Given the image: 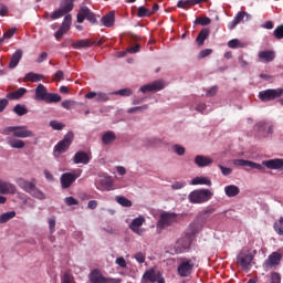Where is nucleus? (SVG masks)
I'll list each match as a JSON object with an SVG mask.
<instances>
[{
    "label": "nucleus",
    "instance_id": "f257e3e1",
    "mask_svg": "<svg viewBox=\"0 0 283 283\" xmlns=\"http://www.w3.org/2000/svg\"><path fill=\"white\" fill-rule=\"evenodd\" d=\"M15 182L18 187L22 189V191H25V193H29L32 196V198H36V200H45V193L36 188V184L33 181H28L23 177H20L15 180Z\"/></svg>",
    "mask_w": 283,
    "mask_h": 283
},
{
    "label": "nucleus",
    "instance_id": "f03ea898",
    "mask_svg": "<svg viewBox=\"0 0 283 283\" xmlns=\"http://www.w3.org/2000/svg\"><path fill=\"white\" fill-rule=\"evenodd\" d=\"M35 101H44V103H61V95L56 93H49L43 84H39L35 88Z\"/></svg>",
    "mask_w": 283,
    "mask_h": 283
},
{
    "label": "nucleus",
    "instance_id": "7ed1b4c3",
    "mask_svg": "<svg viewBox=\"0 0 283 283\" xmlns=\"http://www.w3.org/2000/svg\"><path fill=\"white\" fill-rule=\"evenodd\" d=\"M213 198V192L209 189H197L189 193L188 200L192 205H202Z\"/></svg>",
    "mask_w": 283,
    "mask_h": 283
},
{
    "label": "nucleus",
    "instance_id": "20e7f679",
    "mask_svg": "<svg viewBox=\"0 0 283 283\" xmlns=\"http://www.w3.org/2000/svg\"><path fill=\"white\" fill-rule=\"evenodd\" d=\"M1 134L4 136L13 134L14 138H34V132L30 130L28 126H8L2 129Z\"/></svg>",
    "mask_w": 283,
    "mask_h": 283
},
{
    "label": "nucleus",
    "instance_id": "39448f33",
    "mask_svg": "<svg viewBox=\"0 0 283 283\" xmlns=\"http://www.w3.org/2000/svg\"><path fill=\"white\" fill-rule=\"evenodd\" d=\"M178 222V214L175 212L165 211L160 213L159 220L157 221V231H163L167 227H171Z\"/></svg>",
    "mask_w": 283,
    "mask_h": 283
},
{
    "label": "nucleus",
    "instance_id": "423d86ee",
    "mask_svg": "<svg viewBox=\"0 0 283 283\" xmlns=\"http://www.w3.org/2000/svg\"><path fill=\"white\" fill-rule=\"evenodd\" d=\"M195 266H198L196 258L181 259L177 269L178 274L180 275V277H189V275L193 273Z\"/></svg>",
    "mask_w": 283,
    "mask_h": 283
},
{
    "label": "nucleus",
    "instance_id": "0eeeda50",
    "mask_svg": "<svg viewBox=\"0 0 283 283\" xmlns=\"http://www.w3.org/2000/svg\"><path fill=\"white\" fill-rule=\"evenodd\" d=\"M74 140V133L69 132L62 140H60L55 146L53 150V156L55 158H59L61 154H65L67 149H70V145H72V142Z\"/></svg>",
    "mask_w": 283,
    "mask_h": 283
},
{
    "label": "nucleus",
    "instance_id": "6e6552de",
    "mask_svg": "<svg viewBox=\"0 0 283 283\" xmlns=\"http://www.w3.org/2000/svg\"><path fill=\"white\" fill-rule=\"evenodd\" d=\"M81 174H83V170L81 169H77L74 172L62 174L60 178L62 189H70V187H72V184L76 181V178H81Z\"/></svg>",
    "mask_w": 283,
    "mask_h": 283
},
{
    "label": "nucleus",
    "instance_id": "1a4fd4ad",
    "mask_svg": "<svg viewBox=\"0 0 283 283\" xmlns=\"http://www.w3.org/2000/svg\"><path fill=\"white\" fill-rule=\"evenodd\" d=\"M95 187L98 191H112L114 187V179L111 176H98L95 179Z\"/></svg>",
    "mask_w": 283,
    "mask_h": 283
},
{
    "label": "nucleus",
    "instance_id": "9d476101",
    "mask_svg": "<svg viewBox=\"0 0 283 283\" xmlns=\"http://www.w3.org/2000/svg\"><path fill=\"white\" fill-rule=\"evenodd\" d=\"M283 95V88H268L265 91L259 92L260 101L266 103L269 101H275V98H280Z\"/></svg>",
    "mask_w": 283,
    "mask_h": 283
},
{
    "label": "nucleus",
    "instance_id": "9b49d317",
    "mask_svg": "<svg viewBox=\"0 0 283 283\" xmlns=\"http://www.w3.org/2000/svg\"><path fill=\"white\" fill-rule=\"evenodd\" d=\"M90 21V23H96V14L90 10L85 4H81L77 13V23H83V21Z\"/></svg>",
    "mask_w": 283,
    "mask_h": 283
},
{
    "label": "nucleus",
    "instance_id": "f8f14e48",
    "mask_svg": "<svg viewBox=\"0 0 283 283\" xmlns=\"http://www.w3.org/2000/svg\"><path fill=\"white\" fill-rule=\"evenodd\" d=\"M254 129L259 138H269V136H273V126L268 125L266 122L256 123Z\"/></svg>",
    "mask_w": 283,
    "mask_h": 283
},
{
    "label": "nucleus",
    "instance_id": "ddd939ff",
    "mask_svg": "<svg viewBox=\"0 0 283 283\" xmlns=\"http://www.w3.org/2000/svg\"><path fill=\"white\" fill-rule=\"evenodd\" d=\"M145 217L139 216L133 219L128 227L130 231H133V233H136V235H145V228H143V224H145Z\"/></svg>",
    "mask_w": 283,
    "mask_h": 283
},
{
    "label": "nucleus",
    "instance_id": "4468645a",
    "mask_svg": "<svg viewBox=\"0 0 283 283\" xmlns=\"http://www.w3.org/2000/svg\"><path fill=\"white\" fill-rule=\"evenodd\" d=\"M70 28H72V15L67 14L64 17L61 28L55 32L56 41H59V39H63V35L70 32Z\"/></svg>",
    "mask_w": 283,
    "mask_h": 283
},
{
    "label": "nucleus",
    "instance_id": "2eb2a0df",
    "mask_svg": "<svg viewBox=\"0 0 283 283\" xmlns=\"http://www.w3.org/2000/svg\"><path fill=\"white\" fill-rule=\"evenodd\" d=\"M161 90H165V81L160 80L143 85L139 88V92H142V94H147V92H160Z\"/></svg>",
    "mask_w": 283,
    "mask_h": 283
},
{
    "label": "nucleus",
    "instance_id": "dca6fc26",
    "mask_svg": "<svg viewBox=\"0 0 283 283\" xmlns=\"http://www.w3.org/2000/svg\"><path fill=\"white\" fill-rule=\"evenodd\" d=\"M191 235L186 234L184 238L179 239L175 244L176 253H185V251H189V247H191Z\"/></svg>",
    "mask_w": 283,
    "mask_h": 283
},
{
    "label": "nucleus",
    "instance_id": "f3484780",
    "mask_svg": "<svg viewBox=\"0 0 283 283\" xmlns=\"http://www.w3.org/2000/svg\"><path fill=\"white\" fill-rule=\"evenodd\" d=\"M237 262L242 269H251L253 266V254L241 252L237 256Z\"/></svg>",
    "mask_w": 283,
    "mask_h": 283
},
{
    "label": "nucleus",
    "instance_id": "a211bd4d",
    "mask_svg": "<svg viewBox=\"0 0 283 283\" xmlns=\"http://www.w3.org/2000/svg\"><path fill=\"white\" fill-rule=\"evenodd\" d=\"M234 167H250V169H258V171H264V165L258 164L255 161H250L247 159H235L233 160Z\"/></svg>",
    "mask_w": 283,
    "mask_h": 283
},
{
    "label": "nucleus",
    "instance_id": "6ab92c4d",
    "mask_svg": "<svg viewBox=\"0 0 283 283\" xmlns=\"http://www.w3.org/2000/svg\"><path fill=\"white\" fill-rule=\"evenodd\" d=\"M262 165L273 171H283V158L263 160Z\"/></svg>",
    "mask_w": 283,
    "mask_h": 283
},
{
    "label": "nucleus",
    "instance_id": "aec40b11",
    "mask_svg": "<svg viewBox=\"0 0 283 283\" xmlns=\"http://www.w3.org/2000/svg\"><path fill=\"white\" fill-rule=\"evenodd\" d=\"M0 193L2 196L14 195L17 193V186L10 181L0 179Z\"/></svg>",
    "mask_w": 283,
    "mask_h": 283
},
{
    "label": "nucleus",
    "instance_id": "412c9836",
    "mask_svg": "<svg viewBox=\"0 0 283 283\" xmlns=\"http://www.w3.org/2000/svg\"><path fill=\"white\" fill-rule=\"evenodd\" d=\"M88 101L95 99L96 103H107L109 101V94L105 92H90L85 95Z\"/></svg>",
    "mask_w": 283,
    "mask_h": 283
},
{
    "label": "nucleus",
    "instance_id": "4be33fe9",
    "mask_svg": "<svg viewBox=\"0 0 283 283\" xmlns=\"http://www.w3.org/2000/svg\"><path fill=\"white\" fill-rule=\"evenodd\" d=\"M280 260H282V255L277 252H273L268 260L264 261V269H271V266H277L280 264Z\"/></svg>",
    "mask_w": 283,
    "mask_h": 283
},
{
    "label": "nucleus",
    "instance_id": "5701e85b",
    "mask_svg": "<svg viewBox=\"0 0 283 283\" xmlns=\"http://www.w3.org/2000/svg\"><path fill=\"white\" fill-rule=\"evenodd\" d=\"M195 165L199 168L209 167L210 165H213V159L205 155H197L195 157Z\"/></svg>",
    "mask_w": 283,
    "mask_h": 283
},
{
    "label": "nucleus",
    "instance_id": "b1692460",
    "mask_svg": "<svg viewBox=\"0 0 283 283\" xmlns=\"http://www.w3.org/2000/svg\"><path fill=\"white\" fill-rule=\"evenodd\" d=\"M91 158L90 155L85 151H77L74 155L73 163L75 165H87Z\"/></svg>",
    "mask_w": 283,
    "mask_h": 283
},
{
    "label": "nucleus",
    "instance_id": "393cba45",
    "mask_svg": "<svg viewBox=\"0 0 283 283\" xmlns=\"http://www.w3.org/2000/svg\"><path fill=\"white\" fill-rule=\"evenodd\" d=\"M259 59L263 63H271V62L275 61V51H273V50L260 51Z\"/></svg>",
    "mask_w": 283,
    "mask_h": 283
},
{
    "label": "nucleus",
    "instance_id": "a878e982",
    "mask_svg": "<svg viewBox=\"0 0 283 283\" xmlns=\"http://www.w3.org/2000/svg\"><path fill=\"white\" fill-rule=\"evenodd\" d=\"M91 282L92 283H112L114 280L105 279L98 270H95L91 273Z\"/></svg>",
    "mask_w": 283,
    "mask_h": 283
},
{
    "label": "nucleus",
    "instance_id": "bb28decb",
    "mask_svg": "<svg viewBox=\"0 0 283 283\" xmlns=\"http://www.w3.org/2000/svg\"><path fill=\"white\" fill-rule=\"evenodd\" d=\"M116 21L114 11L108 12L106 15L102 17L101 23L104 28H113Z\"/></svg>",
    "mask_w": 283,
    "mask_h": 283
},
{
    "label": "nucleus",
    "instance_id": "cd10ccee",
    "mask_svg": "<svg viewBox=\"0 0 283 283\" xmlns=\"http://www.w3.org/2000/svg\"><path fill=\"white\" fill-rule=\"evenodd\" d=\"M7 143L12 149H23L25 147V142L19 139V137H7Z\"/></svg>",
    "mask_w": 283,
    "mask_h": 283
},
{
    "label": "nucleus",
    "instance_id": "c85d7f7f",
    "mask_svg": "<svg viewBox=\"0 0 283 283\" xmlns=\"http://www.w3.org/2000/svg\"><path fill=\"white\" fill-rule=\"evenodd\" d=\"M21 59H23V51L21 49H18L11 56V61L9 63L10 70H14V67L19 65Z\"/></svg>",
    "mask_w": 283,
    "mask_h": 283
},
{
    "label": "nucleus",
    "instance_id": "c756f323",
    "mask_svg": "<svg viewBox=\"0 0 283 283\" xmlns=\"http://www.w3.org/2000/svg\"><path fill=\"white\" fill-rule=\"evenodd\" d=\"M223 191L227 196V198H235L237 196H240V187L235 185H228L223 188Z\"/></svg>",
    "mask_w": 283,
    "mask_h": 283
},
{
    "label": "nucleus",
    "instance_id": "7c9ffc66",
    "mask_svg": "<svg viewBox=\"0 0 283 283\" xmlns=\"http://www.w3.org/2000/svg\"><path fill=\"white\" fill-rule=\"evenodd\" d=\"M160 272H156L154 269L147 270L143 275V282H156Z\"/></svg>",
    "mask_w": 283,
    "mask_h": 283
},
{
    "label": "nucleus",
    "instance_id": "2f4dec72",
    "mask_svg": "<svg viewBox=\"0 0 283 283\" xmlns=\"http://www.w3.org/2000/svg\"><path fill=\"white\" fill-rule=\"evenodd\" d=\"M189 185L198 186V185H206V187H211V179L205 176L195 177L192 180L189 181Z\"/></svg>",
    "mask_w": 283,
    "mask_h": 283
},
{
    "label": "nucleus",
    "instance_id": "473e14b6",
    "mask_svg": "<svg viewBox=\"0 0 283 283\" xmlns=\"http://www.w3.org/2000/svg\"><path fill=\"white\" fill-rule=\"evenodd\" d=\"M114 140H116V133H114L112 130H107L102 136V143L104 145H112V143H114Z\"/></svg>",
    "mask_w": 283,
    "mask_h": 283
},
{
    "label": "nucleus",
    "instance_id": "72a5a7b5",
    "mask_svg": "<svg viewBox=\"0 0 283 283\" xmlns=\"http://www.w3.org/2000/svg\"><path fill=\"white\" fill-rule=\"evenodd\" d=\"M208 38H209V29H202L196 39L199 48H202V45H205V41H207Z\"/></svg>",
    "mask_w": 283,
    "mask_h": 283
},
{
    "label": "nucleus",
    "instance_id": "f704fd0d",
    "mask_svg": "<svg viewBox=\"0 0 283 283\" xmlns=\"http://www.w3.org/2000/svg\"><path fill=\"white\" fill-rule=\"evenodd\" d=\"M60 8L65 14L72 12V10H74V0H63L60 4Z\"/></svg>",
    "mask_w": 283,
    "mask_h": 283
},
{
    "label": "nucleus",
    "instance_id": "c9c22d12",
    "mask_svg": "<svg viewBox=\"0 0 283 283\" xmlns=\"http://www.w3.org/2000/svg\"><path fill=\"white\" fill-rule=\"evenodd\" d=\"M27 92L28 90L20 87L14 92L9 93L7 97L10 98L11 101H18V98H21V96H23Z\"/></svg>",
    "mask_w": 283,
    "mask_h": 283
},
{
    "label": "nucleus",
    "instance_id": "e433bc0d",
    "mask_svg": "<svg viewBox=\"0 0 283 283\" xmlns=\"http://www.w3.org/2000/svg\"><path fill=\"white\" fill-rule=\"evenodd\" d=\"M189 229L190 233L188 235H190V238L192 239L196 233H200V231H202V223H200L199 221H195L190 224Z\"/></svg>",
    "mask_w": 283,
    "mask_h": 283
},
{
    "label": "nucleus",
    "instance_id": "4c0bfd02",
    "mask_svg": "<svg viewBox=\"0 0 283 283\" xmlns=\"http://www.w3.org/2000/svg\"><path fill=\"white\" fill-rule=\"evenodd\" d=\"M228 48H230L231 50H238V49L247 48V43L241 42L239 39H232L228 42Z\"/></svg>",
    "mask_w": 283,
    "mask_h": 283
},
{
    "label": "nucleus",
    "instance_id": "58836bf2",
    "mask_svg": "<svg viewBox=\"0 0 283 283\" xmlns=\"http://www.w3.org/2000/svg\"><path fill=\"white\" fill-rule=\"evenodd\" d=\"M251 14L247 13V11H240L234 17V20L240 24L244 23V21H250Z\"/></svg>",
    "mask_w": 283,
    "mask_h": 283
},
{
    "label": "nucleus",
    "instance_id": "ea45409f",
    "mask_svg": "<svg viewBox=\"0 0 283 283\" xmlns=\"http://www.w3.org/2000/svg\"><path fill=\"white\" fill-rule=\"evenodd\" d=\"M15 217H17L15 211L4 212L0 216V224H6V222H10V220H12V218H15Z\"/></svg>",
    "mask_w": 283,
    "mask_h": 283
},
{
    "label": "nucleus",
    "instance_id": "a19ab883",
    "mask_svg": "<svg viewBox=\"0 0 283 283\" xmlns=\"http://www.w3.org/2000/svg\"><path fill=\"white\" fill-rule=\"evenodd\" d=\"M90 45H92V43H90V40H78L72 43V49L81 50L83 48H90Z\"/></svg>",
    "mask_w": 283,
    "mask_h": 283
},
{
    "label": "nucleus",
    "instance_id": "79ce46f5",
    "mask_svg": "<svg viewBox=\"0 0 283 283\" xmlns=\"http://www.w3.org/2000/svg\"><path fill=\"white\" fill-rule=\"evenodd\" d=\"M213 213H216L214 208H207V209L202 210L201 212H199V218H201V220H209V218H211V216H213Z\"/></svg>",
    "mask_w": 283,
    "mask_h": 283
},
{
    "label": "nucleus",
    "instance_id": "37998d69",
    "mask_svg": "<svg viewBox=\"0 0 283 283\" xmlns=\"http://www.w3.org/2000/svg\"><path fill=\"white\" fill-rule=\"evenodd\" d=\"M145 143L148 147H158V145H161L163 139L158 137H147Z\"/></svg>",
    "mask_w": 283,
    "mask_h": 283
},
{
    "label": "nucleus",
    "instance_id": "c03bdc74",
    "mask_svg": "<svg viewBox=\"0 0 283 283\" xmlns=\"http://www.w3.org/2000/svg\"><path fill=\"white\" fill-rule=\"evenodd\" d=\"M149 109V106L147 104L143 106H135L127 109V114H140L143 112H147Z\"/></svg>",
    "mask_w": 283,
    "mask_h": 283
},
{
    "label": "nucleus",
    "instance_id": "a18cd8bd",
    "mask_svg": "<svg viewBox=\"0 0 283 283\" xmlns=\"http://www.w3.org/2000/svg\"><path fill=\"white\" fill-rule=\"evenodd\" d=\"M43 75L30 72L25 75L27 81H31L32 83H39V81H42Z\"/></svg>",
    "mask_w": 283,
    "mask_h": 283
},
{
    "label": "nucleus",
    "instance_id": "49530a36",
    "mask_svg": "<svg viewBox=\"0 0 283 283\" xmlns=\"http://www.w3.org/2000/svg\"><path fill=\"white\" fill-rule=\"evenodd\" d=\"M13 112L14 114H17V116H25V114H28V107L21 104H17L13 107Z\"/></svg>",
    "mask_w": 283,
    "mask_h": 283
},
{
    "label": "nucleus",
    "instance_id": "de8ad7c7",
    "mask_svg": "<svg viewBox=\"0 0 283 283\" xmlns=\"http://www.w3.org/2000/svg\"><path fill=\"white\" fill-rule=\"evenodd\" d=\"M115 200L122 207H132V201L129 199L125 198L124 196H117V197H115Z\"/></svg>",
    "mask_w": 283,
    "mask_h": 283
},
{
    "label": "nucleus",
    "instance_id": "09e8293b",
    "mask_svg": "<svg viewBox=\"0 0 283 283\" xmlns=\"http://www.w3.org/2000/svg\"><path fill=\"white\" fill-rule=\"evenodd\" d=\"M50 127H52V129H54L55 132H61V129L65 128V124H63L59 120H51Z\"/></svg>",
    "mask_w": 283,
    "mask_h": 283
},
{
    "label": "nucleus",
    "instance_id": "8fccbe9b",
    "mask_svg": "<svg viewBox=\"0 0 283 283\" xmlns=\"http://www.w3.org/2000/svg\"><path fill=\"white\" fill-rule=\"evenodd\" d=\"M49 231L50 233H54L56 229V217L52 216L48 218Z\"/></svg>",
    "mask_w": 283,
    "mask_h": 283
},
{
    "label": "nucleus",
    "instance_id": "3c124183",
    "mask_svg": "<svg viewBox=\"0 0 283 283\" xmlns=\"http://www.w3.org/2000/svg\"><path fill=\"white\" fill-rule=\"evenodd\" d=\"M195 25H209L211 23V19L207 17L197 18L193 21Z\"/></svg>",
    "mask_w": 283,
    "mask_h": 283
},
{
    "label": "nucleus",
    "instance_id": "603ef678",
    "mask_svg": "<svg viewBox=\"0 0 283 283\" xmlns=\"http://www.w3.org/2000/svg\"><path fill=\"white\" fill-rule=\"evenodd\" d=\"M61 283H77V282L74 280V276L72 274L66 272L62 274Z\"/></svg>",
    "mask_w": 283,
    "mask_h": 283
},
{
    "label": "nucleus",
    "instance_id": "864d4df0",
    "mask_svg": "<svg viewBox=\"0 0 283 283\" xmlns=\"http://www.w3.org/2000/svg\"><path fill=\"white\" fill-rule=\"evenodd\" d=\"M65 14L66 13L63 11V9L60 8L57 10L53 11L50 17L53 21H56V19H61V17H65Z\"/></svg>",
    "mask_w": 283,
    "mask_h": 283
},
{
    "label": "nucleus",
    "instance_id": "5fc2aeb1",
    "mask_svg": "<svg viewBox=\"0 0 283 283\" xmlns=\"http://www.w3.org/2000/svg\"><path fill=\"white\" fill-rule=\"evenodd\" d=\"M113 94L118 96H132V88H122L119 91H115Z\"/></svg>",
    "mask_w": 283,
    "mask_h": 283
},
{
    "label": "nucleus",
    "instance_id": "6e6d98bb",
    "mask_svg": "<svg viewBox=\"0 0 283 283\" xmlns=\"http://www.w3.org/2000/svg\"><path fill=\"white\" fill-rule=\"evenodd\" d=\"M137 17H151V11L146 9L145 7H139L138 8V13H137Z\"/></svg>",
    "mask_w": 283,
    "mask_h": 283
},
{
    "label": "nucleus",
    "instance_id": "4d7b16f0",
    "mask_svg": "<svg viewBox=\"0 0 283 283\" xmlns=\"http://www.w3.org/2000/svg\"><path fill=\"white\" fill-rule=\"evenodd\" d=\"M170 187L174 190L185 189V187H187V181H175Z\"/></svg>",
    "mask_w": 283,
    "mask_h": 283
},
{
    "label": "nucleus",
    "instance_id": "13d9d810",
    "mask_svg": "<svg viewBox=\"0 0 283 283\" xmlns=\"http://www.w3.org/2000/svg\"><path fill=\"white\" fill-rule=\"evenodd\" d=\"M172 149H174L175 154H177V156H185L186 149L181 145L176 144L172 146Z\"/></svg>",
    "mask_w": 283,
    "mask_h": 283
},
{
    "label": "nucleus",
    "instance_id": "bf43d9fd",
    "mask_svg": "<svg viewBox=\"0 0 283 283\" xmlns=\"http://www.w3.org/2000/svg\"><path fill=\"white\" fill-rule=\"evenodd\" d=\"M62 107H64V109H72L74 107H76V102L72 101V99H67L62 102Z\"/></svg>",
    "mask_w": 283,
    "mask_h": 283
},
{
    "label": "nucleus",
    "instance_id": "052dcab7",
    "mask_svg": "<svg viewBox=\"0 0 283 283\" xmlns=\"http://www.w3.org/2000/svg\"><path fill=\"white\" fill-rule=\"evenodd\" d=\"M211 54H213V50L205 49L199 52L198 59H207V56H211Z\"/></svg>",
    "mask_w": 283,
    "mask_h": 283
},
{
    "label": "nucleus",
    "instance_id": "680f3d73",
    "mask_svg": "<svg viewBox=\"0 0 283 283\" xmlns=\"http://www.w3.org/2000/svg\"><path fill=\"white\" fill-rule=\"evenodd\" d=\"M218 168L221 170L222 176H231L233 174V169L227 168L222 165H218Z\"/></svg>",
    "mask_w": 283,
    "mask_h": 283
},
{
    "label": "nucleus",
    "instance_id": "e2e57ef3",
    "mask_svg": "<svg viewBox=\"0 0 283 283\" xmlns=\"http://www.w3.org/2000/svg\"><path fill=\"white\" fill-rule=\"evenodd\" d=\"M65 205H67V207H74L76 205H78V200L74 199V197H66L64 199Z\"/></svg>",
    "mask_w": 283,
    "mask_h": 283
},
{
    "label": "nucleus",
    "instance_id": "0e129e2a",
    "mask_svg": "<svg viewBox=\"0 0 283 283\" xmlns=\"http://www.w3.org/2000/svg\"><path fill=\"white\" fill-rule=\"evenodd\" d=\"M196 112H199V114H206L207 104L199 103L195 106Z\"/></svg>",
    "mask_w": 283,
    "mask_h": 283
},
{
    "label": "nucleus",
    "instance_id": "69168bd1",
    "mask_svg": "<svg viewBox=\"0 0 283 283\" xmlns=\"http://www.w3.org/2000/svg\"><path fill=\"white\" fill-rule=\"evenodd\" d=\"M274 36L276 39H283V25H280L274 30Z\"/></svg>",
    "mask_w": 283,
    "mask_h": 283
},
{
    "label": "nucleus",
    "instance_id": "338daca9",
    "mask_svg": "<svg viewBox=\"0 0 283 283\" xmlns=\"http://www.w3.org/2000/svg\"><path fill=\"white\" fill-rule=\"evenodd\" d=\"M273 229L277 235H283V227L279 222H274Z\"/></svg>",
    "mask_w": 283,
    "mask_h": 283
},
{
    "label": "nucleus",
    "instance_id": "774afa93",
    "mask_svg": "<svg viewBox=\"0 0 283 283\" xmlns=\"http://www.w3.org/2000/svg\"><path fill=\"white\" fill-rule=\"evenodd\" d=\"M17 32V28H11L9 31H7L3 36L4 39H12L14 36V33Z\"/></svg>",
    "mask_w": 283,
    "mask_h": 283
}]
</instances>
